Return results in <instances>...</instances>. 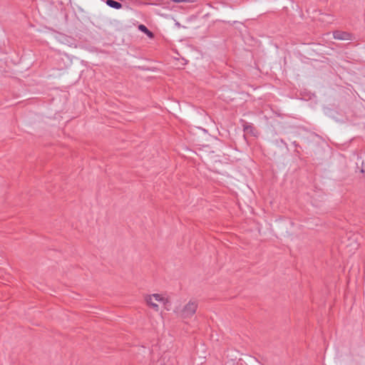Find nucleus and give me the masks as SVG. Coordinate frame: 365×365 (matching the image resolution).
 Listing matches in <instances>:
<instances>
[{"label":"nucleus","instance_id":"5","mask_svg":"<svg viewBox=\"0 0 365 365\" xmlns=\"http://www.w3.org/2000/svg\"><path fill=\"white\" fill-rule=\"evenodd\" d=\"M149 297H153V299H154L157 302H160L163 303V304H166L168 302V299L163 297L159 294H153L152 295H148Z\"/></svg>","mask_w":365,"mask_h":365},{"label":"nucleus","instance_id":"1","mask_svg":"<svg viewBox=\"0 0 365 365\" xmlns=\"http://www.w3.org/2000/svg\"><path fill=\"white\" fill-rule=\"evenodd\" d=\"M197 307V301L191 299L178 312V314L182 319H190L195 314Z\"/></svg>","mask_w":365,"mask_h":365},{"label":"nucleus","instance_id":"6","mask_svg":"<svg viewBox=\"0 0 365 365\" xmlns=\"http://www.w3.org/2000/svg\"><path fill=\"white\" fill-rule=\"evenodd\" d=\"M140 31L145 34L148 36L152 38L153 37V34L150 31L145 25L140 24L138 26Z\"/></svg>","mask_w":365,"mask_h":365},{"label":"nucleus","instance_id":"9","mask_svg":"<svg viewBox=\"0 0 365 365\" xmlns=\"http://www.w3.org/2000/svg\"><path fill=\"white\" fill-rule=\"evenodd\" d=\"M361 172L364 174L365 177V162L362 163Z\"/></svg>","mask_w":365,"mask_h":365},{"label":"nucleus","instance_id":"2","mask_svg":"<svg viewBox=\"0 0 365 365\" xmlns=\"http://www.w3.org/2000/svg\"><path fill=\"white\" fill-rule=\"evenodd\" d=\"M333 37L336 40L351 41L353 39V34L347 31L336 30L333 31Z\"/></svg>","mask_w":365,"mask_h":365},{"label":"nucleus","instance_id":"3","mask_svg":"<svg viewBox=\"0 0 365 365\" xmlns=\"http://www.w3.org/2000/svg\"><path fill=\"white\" fill-rule=\"evenodd\" d=\"M105 2L106 5L115 9H120L123 7L122 4L114 0H106Z\"/></svg>","mask_w":365,"mask_h":365},{"label":"nucleus","instance_id":"8","mask_svg":"<svg viewBox=\"0 0 365 365\" xmlns=\"http://www.w3.org/2000/svg\"><path fill=\"white\" fill-rule=\"evenodd\" d=\"M171 1L175 3H182V2L192 3L195 1V0H171Z\"/></svg>","mask_w":365,"mask_h":365},{"label":"nucleus","instance_id":"7","mask_svg":"<svg viewBox=\"0 0 365 365\" xmlns=\"http://www.w3.org/2000/svg\"><path fill=\"white\" fill-rule=\"evenodd\" d=\"M242 126H243L244 131L252 132L254 128L252 125L251 123H247L245 120H242Z\"/></svg>","mask_w":365,"mask_h":365},{"label":"nucleus","instance_id":"4","mask_svg":"<svg viewBox=\"0 0 365 365\" xmlns=\"http://www.w3.org/2000/svg\"><path fill=\"white\" fill-rule=\"evenodd\" d=\"M145 301L149 307L153 308L155 311L158 312L159 310V306L156 303L153 302V297L147 296L145 297Z\"/></svg>","mask_w":365,"mask_h":365}]
</instances>
